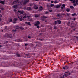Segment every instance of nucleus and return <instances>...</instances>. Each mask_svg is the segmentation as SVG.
I'll use <instances>...</instances> for the list:
<instances>
[{"label":"nucleus","instance_id":"obj_64","mask_svg":"<svg viewBox=\"0 0 78 78\" xmlns=\"http://www.w3.org/2000/svg\"><path fill=\"white\" fill-rule=\"evenodd\" d=\"M8 41H7V42H8Z\"/></svg>","mask_w":78,"mask_h":78},{"label":"nucleus","instance_id":"obj_23","mask_svg":"<svg viewBox=\"0 0 78 78\" xmlns=\"http://www.w3.org/2000/svg\"><path fill=\"white\" fill-rule=\"evenodd\" d=\"M56 8H60V5H57L56 6Z\"/></svg>","mask_w":78,"mask_h":78},{"label":"nucleus","instance_id":"obj_62","mask_svg":"<svg viewBox=\"0 0 78 78\" xmlns=\"http://www.w3.org/2000/svg\"><path fill=\"white\" fill-rule=\"evenodd\" d=\"M50 0H48V1H50Z\"/></svg>","mask_w":78,"mask_h":78},{"label":"nucleus","instance_id":"obj_52","mask_svg":"<svg viewBox=\"0 0 78 78\" xmlns=\"http://www.w3.org/2000/svg\"><path fill=\"white\" fill-rule=\"evenodd\" d=\"M63 69H66V67H63Z\"/></svg>","mask_w":78,"mask_h":78},{"label":"nucleus","instance_id":"obj_39","mask_svg":"<svg viewBox=\"0 0 78 78\" xmlns=\"http://www.w3.org/2000/svg\"><path fill=\"white\" fill-rule=\"evenodd\" d=\"M48 14V12H45L46 14Z\"/></svg>","mask_w":78,"mask_h":78},{"label":"nucleus","instance_id":"obj_29","mask_svg":"<svg viewBox=\"0 0 78 78\" xmlns=\"http://www.w3.org/2000/svg\"><path fill=\"white\" fill-rule=\"evenodd\" d=\"M19 27L18 26H16V29H18V28H19Z\"/></svg>","mask_w":78,"mask_h":78},{"label":"nucleus","instance_id":"obj_9","mask_svg":"<svg viewBox=\"0 0 78 78\" xmlns=\"http://www.w3.org/2000/svg\"><path fill=\"white\" fill-rule=\"evenodd\" d=\"M17 20V18H15L13 19V21L14 22H13V23H16V21Z\"/></svg>","mask_w":78,"mask_h":78},{"label":"nucleus","instance_id":"obj_34","mask_svg":"<svg viewBox=\"0 0 78 78\" xmlns=\"http://www.w3.org/2000/svg\"><path fill=\"white\" fill-rule=\"evenodd\" d=\"M37 28H38L39 29V28H40V26L39 25H38L37 27Z\"/></svg>","mask_w":78,"mask_h":78},{"label":"nucleus","instance_id":"obj_51","mask_svg":"<svg viewBox=\"0 0 78 78\" xmlns=\"http://www.w3.org/2000/svg\"><path fill=\"white\" fill-rule=\"evenodd\" d=\"M2 17V15L1 14H0V17Z\"/></svg>","mask_w":78,"mask_h":78},{"label":"nucleus","instance_id":"obj_20","mask_svg":"<svg viewBox=\"0 0 78 78\" xmlns=\"http://www.w3.org/2000/svg\"><path fill=\"white\" fill-rule=\"evenodd\" d=\"M70 16V15H69V13H67L66 14V17H69Z\"/></svg>","mask_w":78,"mask_h":78},{"label":"nucleus","instance_id":"obj_40","mask_svg":"<svg viewBox=\"0 0 78 78\" xmlns=\"http://www.w3.org/2000/svg\"><path fill=\"white\" fill-rule=\"evenodd\" d=\"M54 3H58V2L57 1H55Z\"/></svg>","mask_w":78,"mask_h":78},{"label":"nucleus","instance_id":"obj_15","mask_svg":"<svg viewBox=\"0 0 78 78\" xmlns=\"http://www.w3.org/2000/svg\"><path fill=\"white\" fill-rule=\"evenodd\" d=\"M39 9L40 11H42V10H43V8H42V7L40 6L39 7Z\"/></svg>","mask_w":78,"mask_h":78},{"label":"nucleus","instance_id":"obj_1","mask_svg":"<svg viewBox=\"0 0 78 78\" xmlns=\"http://www.w3.org/2000/svg\"><path fill=\"white\" fill-rule=\"evenodd\" d=\"M29 1L30 0H22V1L20 3L21 5H26L27 3L29 2Z\"/></svg>","mask_w":78,"mask_h":78},{"label":"nucleus","instance_id":"obj_56","mask_svg":"<svg viewBox=\"0 0 78 78\" xmlns=\"http://www.w3.org/2000/svg\"><path fill=\"white\" fill-rule=\"evenodd\" d=\"M74 6H76V4H74Z\"/></svg>","mask_w":78,"mask_h":78},{"label":"nucleus","instance_id":"obj_8","mask_svg":"<svg viewBox=\"0 0 78 78\" xmlns=\"http://www.w3.org/2000/svg\"><path fill=\"white\" fill-rule=\"evenodd\" d=\"M40 24V22L39 21H37L36 23H35L34 25L35 26H38Z\"/></svg>","mask_w":78,"mask_h":78},{"label":"nucleus","instance_id":"obj_6","mask_svg":"<svg viewBox=\"0 0 78 78\" xmlns=\"http://www.w3.org/2000/svg\"><path fill=\"white\" fill-rule=\"evenodd\" d=\"M22 17L23 19H25V18H27V14L24 13L23 15H22Z\"/></svg>","mask_w":78,"mask_h":78},{"label":"nucleus","instance_id":"obj_48","mask_svg":"<svg viewBox=\"0 0 78 78\" xmlns=\"http://www.w3.org/2000/svg\"><path fill=\"white\" fill-rule=\"evenodd\" d=\"M25 46H27L28 45V44H25Z\"/></svg>","mask_w":78,"mask_h":78},{"label":"nucleus","instance_id":"obj_25","mask_svg":"<svg viewBox=\"0 0 78 78\" xmlns=\"http://www.w3.org/2000/svg\"><path fill=\"white\" fill-rule=\"evenodd\" d=\"M31 7H28L27 8V10H28V11H30V10H31Z\"/></svg>","mask_w":78,"mask_h":78},{"label":"nucleus","instance_id":"obj_22","mask_svg":"<svg viewBox=\"0 0 78 78\" xmlns=\"http://www.w3.org/2000/svg\"><path fill=\"white\" fill-rule=\"evenodd\" d=\"M60 78H64V75H62L60 77Z\"/></svg>","mask_w":78,"mask_h":78},{"label":"nucleus","instance_id":"obj_18","mask_svg":"<svg viewBox=\"0 0 78 78\" xmlns=\"http://www.w3.org/2000/svg\"><path fill=\"white\" fill-rule=\"evenodd\" d=\"M57 21L58 23V24H61V21L59 20H58Z\"/></svg>","mask_w":78,"mask_h":78},{"label":"nucleus","instance_id":"obj_60","mask_svg":"<svg viewBox=\"0 0 78 78\" xmlns=\"http://www.w3.org/2000/svg\"><path fill=\"white\" fill-rule=\"evenodd\" d=\"M0 20H1V18H0Z\"/></svg>","mask_w":78,"mask_h":78},{"label":"nucleus","instance_id":"obj_35","mask_svg":"<svg viewBox=\"0 0 78 78\" xmlns=\"http://www.w3.org/2000/svg\"><path fill=\"white\" fill-rule=\"evenodd\" d=\"M51 7H53V6H54V4H51Z\"/></svg>","mask_w":78,"mask_h":78},{"label":"nucleus","instance_id":"obj_5","mask_svg":"<svg viewBox=\"0 0 78 78\" xmlns=\"http://www.w3.org/2000/svg\"><path fill=\"white\" fill-rule=\"evenodd\" d=\"M18 15L19 16H18V18H19L20 21H22L23 20V17L22 16V15Z\"/></svg>","mask_w":78,"mask_h":78},{"label":"nucleus","instance_id":"obj_58","mask_svg":"<svg viewBox=\"0 0 78 78\" xmlns=\"http://www.w3.org/2000/svg\"><path fill=\"white\" fill-rule=\"evenodd\" d=\"M45 22H47V20H45Z\"/></svg>","mask_w":78,"mask_h":78},{"label":"nucleus","instance_id":"obj_36","mask_svg":"<svg viewBox=\"0 0 78 78\" xmlns=\"http://www.w3.org/2000/svg\"><path fill=\"white\" fill-rule=\"evenodd\" d=\"M76 4L78 5V0H76Z\"/></svg>","mask_w":78,"mask_h":78},{"label":"nucleus","instance_id":"obj_63","mask_svg":"<svg viewBox=\"0 0 78 78\" xmlns=\"http://www.w3.org/2000/svg\"><path fill=\"white\" fill-rule=\"evenodd\" d=\"M2 31H3V30H2Z\"/></svg>","mask_w":78,"mask_h":78},{"label":"nucleus","instance_id":"obj_31","mask_svg":"<svg viewBox=\"0 0 78 78\" xmlns=\"http://www.w3.org/2000/svg\"><path fill=\"white\" fill-rule=\"evenodd\" d=\"M20 29H21V30H23V27H20Z\"/></svg>","mask_w":78,"mask_h":78},{"label":"nucleus","instance_id":"obj_50","mask_svg":"<svg viewBox=\"0 0 78 78\" xmlns=\"http://www.w3.org/2000/svg\"><path fill=\"white\" fill-rule=\"evenodd\" d=\"M51 3H53V1H51Z\"/></svg>","mask_w":78,"mask_h":78},{"label":"nucleus","instance_id":"obj_28","mask_svg":"<svg viewBox=\"0 0 78 78\" xmlns=\"http://www.w3.org/2000/svg\"><path fill=\"white\" fill-rule=\"evenodd\" d=\"M76 14V13H73L72 14V16H75Z\"/></svg>","mask_w":78,"mask_h":78},{"label":"nucleus","instance_id":"obj_38","mask_svg":"<svg viewBox=\"0 0 78 78\" xmlns=\"http://www.w3.org/2000/svg\"><path fill=\"white\" fill-rule=\"evenodd\" d=\"M54 23H55V24H57L58 22L57 21H55Z\"/></svg>","mask_w":78,"mask_h":78},{"label":"nucleus","instance_id":"obj_47","mask_svg":"<svg viewBox=\"0 0 78 78\" xmlns=\"http://www.w3.org/2000/svg\"><path fill=\"white\" fill-rule=\"evenodd\" d=\"M28 38H29V39H30V38H31V37H30V36H28Z\"/></svg>","mask_w":78,"mask_h":78},{"label":"nucleus","instance_id":"obj_53","mask_svg":"<svg viewBox=\"0 0 78 78\" xmlns=\"http://www.w3.org/2000/svg\"><path fill=\"white\" fill-rule=\"evenodd\" d=\"M70 74H71V73H69V75H70Z\"/></svg>","mask_w":78,"mask_h":78},{"label":"nucleus","instance_id":"obj_12","mask_svg":"<svg viewBox=\"0 0 78 78\" xmlns=\"http://www.w3.org/2000/svg\"><path fill=\"white\" fill-rule=\"evenodd\" d=\"M39 16V14H37L35 15V17H38Z\"/></svg>","mask_w":78,"mask_h":78},{"label":"nucleus","instance_id":"obj_3","mask_svg":"<svg viewBox=\"0 0 78 78\" xmlns=\"http://www.w3.org/2000/svg\"><path fill=\"white\" fill-rule=\"evenodd\" d=\"M5 36L6 37H9V38H12V36L10 34H5Z\"/></svg>","mask_w":78,"mask_h":78},{"label":"nucleus","instance_id":"obj_4","mask_svg":"<svg viewBox=\"0 0 78 78\" xmlns=\"http://www.w3.org/2000/svg\"><path fill=\"white\" fill-rule=\"evenodd\" d=\"M48 18V17L46 16H42V17H41V20L42 21H45V19H47Z\"/></svg>","mask_w":78,"mask_h":78},{"label":"nucleus","instance_id":"obj_54","mask_svg":"<svg viewBox=\"0 0 78 78\" xmlns=\"http://www.w3.org/2000/svg\"><path fill=\"white\" fill-rule=\"evenodd\" d=\"M26 56H28V54H26Z\"/></svg>","mask_w":78,"mask_h":78},{"label":"nucleus","instance_id":"obj_43","mask_svg":"<svg viewBox=\"0 0 78 78\" xmlns=\"http://www.w3.org/2000/svg\"><path fill=\"white\" fill-rule=\"evenodd\" d=\"M76 20V18H74L73 19V20Z\"/></svg>","mask_w":78,"mask_h":78},{"label":"nucleus","instance_id":"obj_16","mask_svg":"<svg viewBox=\"0 0 78 78\" xmlns=\"http://www.w3.org/2000/svg\"><path fill=\"white\" fill-rule=\"evenodd\" d=\"M0 3L4 5L5 4V2L4 1H1L0 2Z\"/></svg>","mask_w":78,"mask_h":78},{"label":"nucleus","instance_id":"obj_14","mask_svg":"<svg viewBox=\"0 0 78 78\" xmlns=\"http://www.w3.org/2000/svg\"><path fill=\"white\" fill-rule=\"evenodd\" d=\"M25 23H26V24H27L28 25H30V22H25Z\"/></svg>","mask_w":78,"mask_h":78},{"label":"nucleus","instance_id":"obj_61","mask_svg":"<svg viewBox=\"0 0 78 78\" xmlns=\"http://www.w3.org/2000/svg\"><path fill=\"white\" fill-rule=\"evenodd\" d=\"M17 14H19V12H17Z\"/></svg>","mask_w":78,"mask_h":78},{"label":"nucleus","instance_id":"obj_13","mask_svg":"<svg viewBox=\"0 0 78 78\" xmlns=\"http://www.w3.org/2000/svg\"><path fill=\"white\" fill-rule=\"evenodd\" d=\"M57 17L59 19H61V15H60V14H58Z\"/></svg>","mask_w":78,"mask_h":78},{"label":"nucleus","instance_id":"obj_19","mask_svg":"<svg viewBox=\"0 0 78 78\" xmlns=\"http://www.w3.org/2000/svg\"><path fill=\"white\" fill-rule=\"evenodd\" d=\"M70 10L69 9H66V10L67 12H69V11H70Z\"/></svg>","mask_w":78,"mask_h":78},{"label":"nucleus","instance_id":"obj_11","mask_svg":"<svg viewBox=\"0 0 78 78\" xmlns=\"http://www.w3.org/2000/svg\"><path fill=\"white\" fill-rule=\"evenodd\" d=\"M14 8L17 9V5H15L13 6Z\"/></svg>","mask_w":78,"mask_h":78},{"label":"nucleus","instance_id":"obj_49","mask_svg":"<svg viewBox=\"0 0 78 78\" xmlns=\"http://www.w3.org/2000/svg\"><path fill=\"white\" fill-rule=\"evenodd\" d=\"M61 8L62 9H64V7H63V6H62L61 7Z\"/></svg>","mask_w":78,"mask_h":78},{"label":"nucleus","instance_id":"obj_44","mask_svg":"<svg viewBox=\"0 0 78 78\" xmlns=\"http://www.w3.org/2000/svg\"><path fill=\"white\" fill-rule=\"evenodd\" d=\"M54 29H56V28H57L56 27V26H54Z\"/></svg>","mask_w":78,"mask_h":78},{"label":"nucleus","instance_id":"obj_24","mask_svg":"<svg viewBox=\"0 0 78 78\" xmlns=\"http://www.w3.org/2000/svg\"><path fill=\"white\" fill-rule=\"evenodd\" d=\"M14 12H15L16 13L18 12V11H17V10H16V9H14Z\"/></svg>","mask_w":78,"mask_h":78},{"label":"nucleus","instance_id":"obj_7","mask_svg":"<svg viewBox=\"0 0 78 78\" xmlns=\"http://www.w3.org/2000/svg\"><path fill=\"white\" fill-rule=\"evenodd\" d=\"M34 9H38V6H37V5H34Z\"/></svg>","mask_w":78,"mask_h":78},{"label":"nucleus","instance_id":"obj_46","mask_svg":"<svg viewBox=\"0 0 78 78\" xmlns=\"http://www.w3.org/2000/svg\"><path fill=\"white\" fill-rule=\"evenodd\" d=\"M4 28L5 29H7V26H5Z\"/></svg>","mask_w":78,"mask_h":78},{"label":"nucleus","instance_id":"obj_2","mask_svg":"<svg viewBox=\"0 0 78 78\" xmlns=\"http://www.w3.org/2000/svg\"><path fill=\"white\" fill-rule=\"evenodd\" d=\"M67 25L68 26L71 27H74V24L73 23V21L68 22L67 23Z\"/></svg>","mask_w":78,"mask_h":78},{"label":"nucleus","instance_id":"obj_42","mask_svg":"<svg viewBox=\"0 0 78 78\" xmlns=\"http://www.w3.org/2000/svg\"><path fill=\"white\" fill-rule=\"evenodd\" d=\"M49 12H52V9H51V10H49Z\"/></svg>","mask_w":78,"mask_h":78},{"label":"nucleus","instance_id":"obj_10","mask_svg":"<svg viewBox=\"0 0 78 78\" xmlns=\"http://www.w3.org/2000/svg\"><path fill=\"white\" fill-rule=\"evenodd\" d=\"M18 12L19 13H20L21 14H23V13H24V12L23 11H19L18 10Z\"/></svg>","mask_w":78,"mask_h":78},{"label":"nucleus","instance_id":"obj_57","mask_svg":"<svg viewBox=\"0 0 78 78\" xmlns=\"http://www.w3.org/2000/svg\"><path fill=\"white\" fill-rule=\"evenodd\" d=\"M35 1H38L39 0H35Z\"/></svg>","mask_w":78,"mask_h":78},{"label":"nucleus","instance_id":"obj_33","mask_svg":"<svg viewBox=\"0 0 78 78\" xmlns=\"http://www.w3.org/2000/svg\"><path fill=\"white\" fill-rule=\"evenodd\" d=\"M14 65L16 67H17L18 66H17V63H15Z\"/></svg>","mask_w":78,"mask_h":78},{"label":"nucleus","instance_id":"obj_45","mask_svg":"<svg viewBox=\"0 0 78 78\" xmlns=\"http://www.w3.org/2000/svg\"><path fill=\"white\" fill-rule=\"evenodd\" d=\"M67 75H68V73H67L66 75L65 74V76H67Z\"/></svg>","mask_w":78,"mask_h":78},{"label":"nucleus","instance_id":"obj_26","mask_svg":"<svg viewBox=\"0 0 78 78\" xmlns=\"http://www.w3.org/2000/svg\"><path fill=\"white\" fill-rule=\"evenodd\" d=\"M70 8L71 9H73V6H70Z\"/></svg>","mask_w":78,"mask_h":78},{"label":"nucleus","instance_id":"obj_55","mask_svg":"<svg viewBox=\"0 0 78 78\" xmlns=\"http://www.w3.org/2000/svg\"><path fill=\"white\" fill-rule=\"evenodd\" d=\"M2 46L1 45H0V47H2Z\"/></svg>","mask_w":78,"mask_h":78},{"label":"nucleus","instance_id":"obj_30","mask_svg":"<svg viewBox=\"0 0 78 78\" xmlns=\"http://www.w3.org/2000/svg\"><path fill=\"white\" fill-rule=\"evenodd\" d=\"M65 67V69H69V66H66Z\"/></svg>","mask_w":78,"mask_h":78},{"label":"nucleus","instance_id":"obj_17","mask_svg":"<svg viewBox=\"0 0 78 78\" xmlns=\"http://www.w3.org/2000/svg\"><path fill=\"white\" fill-rule=\"evenodd\" d=\"M16 56H17V57H21V56L19 54H16Z\"/></svg>","mask_w":78,"mask_h":78},{"label":"nucleus","instance_id":"obj_37","mask_svg":"<svg viewBox=\"0 0 78 78\" xmlns=\"http://www.w3.org/2000/svg\"><path fill=\"white\" fill-rule=\"evenodd\" d=\"M1 9L2 10H4V8H1Z\"/></svg>","mask_w":78,"mask_h":78},{"label":"nucleus","instance_id":"obj_41","mask_svg":"<svg viewBox=\"0 0 78 78\" xmlns=\"http://www.w3.org/2000/svg\"><path fill=\"white\" fill-rule=\"evenodd\" d=\"M16 30H13V32H16Z\"/></svg>","mask_w":78,"mask_h":78},{"label":"nucleus","instance_id":"obj_32","mask_svg":"<svg viewBox=\"0 0 78 78\" xmlns=\"http://www.w3.org/2000/svg\"><path fill=\"white\" fill-rule=\"evenodd\" d=\"M62 6H63V7H65V6H66V5H65L64 4H63Z\"/></svg>","mask_w":78,"mask_h":78},{"label":"nucleus","instance_id":"obj_21","mask_svg":"<svg viewBox=\"0 0 78 78\" xmlns=\"http://www.w3.org/2000/svg\"><path fill=\"white\" fill-rule=\"evenodd\" d=\"M76 0H70L71 2H72L73 3H75Z\"/></svg>","mask_w":78,"mask_h":78},{"label":"nucleus","instance_id":"obj_59","mask_svg":"<svg viewBox=\"0 0 78 78\" xmlns=\"http://www.w3.org/2000/svg\"><path fill=\"white\" fill-rule=\"evenodd\" d=\"M1 12V10H0V13Z\"/></svg>","mask_w":78,"mask_h":78},{"label":"nucleus","instance_id":"obj_27","mask_svg":"<svg viewBox=\"0 0 78 78\" xmlns=\"http://www.w3.org/2000/svg\"><path fill=\"white\" fill-rule=\"evenodd\" d=\"M9 20L10 22H11L12 21V19H9Z\"/></svg>","mask_w":78,"mask_h":78}]
</instances>
